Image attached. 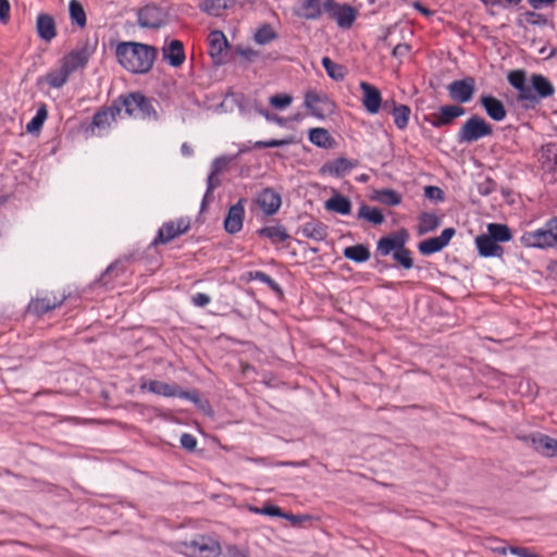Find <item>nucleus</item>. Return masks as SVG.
<instances>
[{
	"label": "nucleus",
	"mask_w": 557,
	"mask_h": 557,
	"mask_svg": "<svg viewBox=\"0 0 557 557\" xmlns=\"http://www.w3.org/2000/svg\"><path fill=\"white\" fill-rule=\"evenodd\" d=\"M293 101V97L286 94L274 95L270 97L269 102L276 109H284L288 107Z\"/></svg>",
	"instance_id": "51"
},
{
	"label": "nucleus",
	"mask_w": 557,
	"mask_h": 557,
	"mask_svg": "<svg viewBox=\"0 0 557 557\" xmlns=\"http://www.w3.org/2000/svg\"><path fill=\"white\" fill-rule=\"evenodd\" d=\"M324 208L327 211L336 212L342 215H348L351 212V202L347 197L341 194H335L333 197L325 201Z\"/></svg>",
	"instance_id": "29"
},
{
	"label": "nucleus",
	"mask_w": 557,
	"mask_h": 557,
	"mask_svg": "<svg viewBox=\"0 0 557 557\" xmlns=\"http://www.w3.org/2000/svg\"><path fill=\"white\" fill-rule=\"evenodd\" d=\"M411 110L406 104H396L393 102L392 115L398 129H405L408 125Z\"/></svg>",
	"instance_id": "37"
},
{
	"label": "nucleus",
	"mask_w": 557,
	"mask_h": 557,
	"mask_svg": "<svg viewBox=\"0 0 557 557\" xmlns=\"http://www.w3.org/2000/svg\"><path fill=\"white\" fill-rule=\"evenodd\" d=\"M407 238L408 234L405 231L382 237L377 242L376 251L383 257L391 253L394 256L406 245Z\"/></svg>",
	"instance_id": "20"
},
{
	"label": "nucleus",
	"mask_w": 557,
	"mask_h": 557,
	"mask_svg": "<svg viewBox=\"0 0 557 557\" xmlns=\"http://www.w3.org/2000/svg\"><path fill=\"white\" fill-rule=\"evenodd\" d=\"M466 114V110L457 104L442 106L437 112L433 113L429 122L435 128L449 125L454 120Z\"/></svg>",
	"instance_id": "16"
},
{
	"label": "nucleus",
	"mask_w": 557,
	"mask_h": 557,
	"mask_svg": "<svg viewBox=\"0 0 557 557\" xmlns=\"http://www.w3.org/2000/svg\"><path fill=\"white\" fill-rule=\"evenodd\" d=\"M277 35L273 30L272 26L270 24H263L260 27L256 29L253 33V40L258 45H268L274 39H276Z\"/></svg>",
	"instance_id": "42"
},
{
	"label": "nucleus",
	"mask_w": 557,
	"mask_h": 557,
	"mask_svg": "<svg viewBox=\"0 0 557 557\" xmlns=\"http://www.w3.org/2000/svg\"><path fill=\"white\" fill-rule=\"evenodd\" d=\"M373 199L386 206H398L401 202V196L388 188L376 190Z\"/></svg>",
	"instance_id": "41"
},
{
	"label": "nucleus",
	"mask_w": 557,
	"mask_h": 557,
	"mask_svg": "<svg viewBox=\"0 0 557 557\" xmlns=\"http://www.w3.org/2000/svg\"><path fill=\"white\" fill-rule=\"evenodd\" d=\"M534 448L546 457H557V440L545 434L532 437Z\"/></svg>",
	"instance_id": "28"
},
{
	"label": "nucleus",
	"mask_w": 557,
	"mask_h": 557,
	"mask_svg": "<svg viewBox=\"0 0 557 557\" xmlns=\"http://www.w3.org/2000/svg\"><path fill=\"white\" fill-rule=\"evenodd\" d=\"M410 46L407 44H399L393 49V55L396 58L405 57L409 53Z\"/></svg>",
	"instance_id": "59"
},
{
	"label": "nucleus",
	"mask_w": 557,
	"mask_h": 557,
	"mask_svg": "<svg viewBox=\"0 0 557 557\" xmlns=\"http://www.w3.org/2000/svg\"><path fill=\"white\" fill-rule=\"evenodd\" d=\"M71 73L61 64L59 69L51 70L46 74V82L51 88H61L69 81Z\"/></svg>",
	"instance_id": "33"
},
{
	"label": "nucleus",
	"mask_w": 557,
	"mask_h": 557,
	"mask_svg": "<svg viewBox=\"0 0 557 557\" xmlns=\"http://www.w3.org/2000/svg\"><path fill=\"white\" fill-rule=\"evenodd\" d=\"M322 65L327 75L334 81H342L345 77L344 66L334 63L330 58L324 57L322 59Z\"/></svg>",
	"instance_id": "46"
},
{
	"label": "nucleus",
	"mask_w": 557,
	"mask_h": 557,
	"mask_svg": "<svg viewBox=\"0 0 557 557\" xmlns=\"http://www.w3.org/2000/svg\"><path fill=\"white\" fill-rule=\"evenodd\" d=\"M69 11L72 23L77 24L79 28H84L86 26L87 18L82 3L77 0H71Z\"/></svg>",
	"instance_id": "40"
},
{
	"label": "nucleus",
	"mask_w": 557,
	"mask_h": 557,
	"mask_svg": "<svg viewBox=\"0 0 557 557\" xmlns=\"http://www.w3.org/2000/svg\"><path fill=\"white\" fill-rule=\"evenodd\" d=\"M245 199H239L235 205L231 206L226 218L224 219V230L228 234H236L242 231L245 218Z\"/></svg>",
	"instance_id": "19"
},
{
	"label": "nucleus",
	"mask_w": 557,
	"mask_h": 557,
	"mask_svg": "<svg viewBox=\"0 0 557 557\" xmlns=\"http://www.w3.org/2000/svg\"><path fill=\"white\" fill-rule=\"evenodd\" d=\"M487 235L497 244L507 243L512 238L510 228L506 224L491 223L487 225Z\"/></svg>",
	"instance_id": "36"
},
{
	"label": "nucleus",
	"mask_w": 557,
	"mask_h": 557,
	"mask_svg": "<svg viewBox=\"0 0 557 557\" xmlns=\"http://www.w3.org/2000/svg\"><path fill=\"white\" fill-rule=\"evenodd\" d=\"M323 10L329 13L337 25L342 28H348L356 20V11L347 4H338L334 0H325Z\"/></svg>",
	"instance_id": "11"
},
{
	"label": "nucleus",
	"mask_w": 557,
	"mask_h": 557,
	"mask_svg": "<svg viewBox=\"0 0 557 557\" xmlns=\"http://www.w3.org/2000/svg\"><path fill=\"white\" fill-rule=\"evenodd\" d=\"M255 511L257 513L265 515V516H270V517H280V518L284 517V512L281 510L280 507H277L275 505H268L262 508H256Z\"/></svg>",
	"instance_id": "54"
},
{
	"label": "nucleus",
	"mask_w": 557,
	"mask_h": 557,
	"mask_svg": "<svg viewBox=\"0 0 557 557\" xmlns=\"http://www.w3.org/2000/svg\"><path fill=\"white\" fill-rule=\"evenodd\" d=\"M424 196L434 201H443L444 200V191L437 186H426L424 188Z\"/></svg>",
	"instance_id": "52"
},
{
	"label": "nucleus",
	"mask_w": 557,
	"mask_h": 557,
	"mask_svg": "<svg viewBox=\"0 0 557 557\" xmlns=\"http://www.w3.org/2000/svg\"><path fill=\"white\" fill-rule=\"evenodd\" d=\"M528 1L533 9L537 10V9L550 5L554 2H556L557 0H528Z\"/></svg>",
	"instance_id": "62"
},
{
	"label": "nucleus",
	"mask_w": 557,
	"mask_h": 557,
	"mask_svg": "<svg viewBox=\"0 0 557 557\" xmlns=\"http://www.w3.org/2000/svg\"><path fill=\"white\" fill-rule=\"evenodd\" d=\"M309 141L319 148H330L334 141L329 131L322 127H314L309 129Z\"/></svg>",
	"instance_id": "31"
},
{
	"label": "nucleus",
	"mask_w": 557,
	"mask_h": 557,
	"mask_svg": "<svg viewBox=\"0 0 557 557\" xmlns=\"http://www.w3.org/2000/svg\"><path fill=\"white\" fill-rule=\"evenodd\" d=\"M481 2H483L484 4L486 5H492V7H513V5H517L519 4L522 0H480Z\"/></svg>",
	"instance_id": "57"
},
{
	"label": "nucleus",
	"mask_w": 557,
	"mask_h": 557,
	"mask_svg": "<svg viewBox=\"0 0 557 557\" xmlns=\"http://www.w3.org/2000/svg\"><path fill=\"white\" fill-rule=\"evenodd\" d=\"M343 255L346 259L357 263L366 262L370 258V251L368 247L360 244L346 247L343 251Z\"/></svg>",
	"instance_id": "35"
},
{
	"label": "nucleus",
	"mask_w": 557,
	"mask_h": 557,
	"mask_svg": "<svg viewBox=\"0 0 557 557\" xmlns=\"http://www.w3.org/2000/svg\"><path fill=\"white\" fill-rule=\"evenodd\" d=\"M121 114L122 110L116 98L112 101L111 106L103 107L95 113L90 131L94 133L95 128H97L98 135H102L103 132H107L115 123L116 116H121Z\"/></svg>",
	"instance_id": "9"
},
{
	"label": "nucleus",
	"mask_w": 557,
	"mask_h": 557,
	"mask_svg": "<svg viewBox=\"0 0 557 557\" xmlns=\"http://www.w3.org/2000/svg\"><path fill=\"white\" fill-rule=\"evenodd\" d=\"M546 225H547L549 232H552L553 239L557 245V216L549 219L546 222Z\"/></svg>",
	"instance_id": "61"
},
{
	"label": "nucleus",
	"mask_w": 557,
	"mask_h": 557,
	"mask_svg": "<svg viewBox=\"0 0 557 557\" xmlns=\"http://www.w3.org/2000/svg\"><path fill=\"white\" fill-rule=\"evenodd\" d=\"M232 161L228 157L216 158L213 162V171H211V189L213 188V175L223 171Z\"/></svg>",
	"instance_id": "53"
},
{
	"label": "nucleus",
	"mask_w": 557,
	"mask_h": 557,
	"mask_svg": "<svg viewBox=\"0 0 557 557\" xmlns=\"http://www.w3.org/2000/svg\"><path fill=\"white\" fill-rule=\"evenodd\" d=\"M480 103L485 110L487 116L493 121L500 122L507 115V111L504 103L499 99L491 95L482 96L480 99Z\"/></svg>",
	"instance_id": "22"
},
{
	"label": "nucleus",
	"mask_w": 557,
	"mask_h": 557,
	"mask_svg": "<svg viewBox=\"0 0 557 557\" xmlns=\"http://www.w3.org/2000/svg\"><path fill=\"white\" fill-rule=\"evenodd\" d=\"M189 228L190 219L188 216H182L176 220L164 222L158 230L153 240L150 243V247L166 245L178 236L185 234Z\"/></svg>",
	"instance_id": "7"
},
{
	"label": "nucleus",
	"mask_w": 557,
	"mask_h": 557,
	"mask_svg": "<svg viewBox=\"0 0 557 557\" xmlns=\"http://www.w3.org/2000/svg\"><path fill=\"white\" fill-rule=\"evenodd\" d=\"M91 55L87 45L73 49L61 59V64L72 74L77 70L84 69Z\"/></svg>",
	"instance_id": "18"
},
{
	"label": "nucleus",
	"mask_w": 557,
	"mask_h": 557,
	"mask_svg": "<svg viewBox=\"0 0 557 557\" xmlns=\"http://www.w3.org/2000/svg\"><path fill=\"white\" fill-rule=\"evenodd\" d=\"M223 554L219 543H211V557ZM226 557H249V550L246 547L228 545L225 547Z\"/></svg>",
	"instance_id": "38"
},
{
	"label": "nucleus",
	"mask_w": 557,
	"mask_h": 557,
	"mask_svg": "<svg viewBox=\"0 0 557 557\" xmlns=\"http://www.w3.org/2000/svg\"><path fill=\"white\" fill-rule=\"evenodd\" d=\"M191 301L195 306L203 307L209 302V296L203 293H198L191 297Z\"/></svg>",
	"instance_id": "60"
},
{
	"label": "nucleus",
	"mask_w": 557,
	"mask_h": 557,
	"mask_svg": "<svg viewBox=\"0 0 557 557\" xmlns=\"http://www.w3.org/2000/svg\"><path fill=\"white\" fill-rule=\"evenodd\" d=\"M48 116L47 108L42 104L36 112L35 116L26 124V131L30 134L37 133L42 127Z\"/></svg>",
	"instance_id": "45"
},
{
	"label": "nucleus",
	"mask_w": 557,
	"mask_h": 557,
	"mask_svg": "<svg viewBox=\"0 0 557 557\" xmlns=\"http://www.w3.org/2000/svg\"><path fill=\"white\" fill-rule=\"evenodd\" d=\"M36 30L38 37L50 42L57 36L54 18L47 13H39L36 18Z\"/></svg>",
	"instance_id": "23"
},
{
	"label": "nucleus",
	"mask_w": 557,
	"mask_h": 557,
	"mask_svg": "<svg viewBox=\"0 0 557 557\" xmlns=\"http://www.w3.org/2000/svg\"><path fill=\"white\" fill-rule=\"evenodd\" d=\"M239 96L234 92H228L225 95L224 99L220 103V109L223 112H232L235 108L239 107Z\"/></svg>",
	"instance_id": "50"
},
{
	"label": "nucleus",
	"mask_w": 557,
	"mask_h": 557,
	"mask_svg": "<svg viewBox=\"0 0 557 557\" xmlns=\"http://www.w3.org/2000/svg\"><path fill=\"white\" fill-rule=\"evenodd\" d=\"M359 86L362 91L361 101L364 110L369 114L379 113L382 104L381 91L375 86L369 84L368 82H361Z\"/></svg>",
	"instance_id": "21"
},
{
	"label": "nucleus",
	"mask_w": 557,
	"mask_h": 557,
	"mask_svg": "<svg viewBox=\"0 0 557 557\" xmlns=\"http://www.w3.org/2000/svg\"><path fill=\"white\" fill-rule=\"evenodd\" d=\"M255 202L264 215L272 216L280 210L282 197L274 189L267 187L256 195Z\"/></svg>",
	"instance_id": "15"
},
{
	"label": "nucleus",
	"mask_w": 557,
	"mask_h": 557,
	"mask_svg": "<svg viewBox=\"0 0 557 557\" xmlns=\"http://www.w3.org/2000/svg\"><path fill=\"white\" fill-rule=\"evenodd\" d=\"M493 134V126L480 115L470 116L459 128L457 141L472 144Z\"/></svg>",
	"instance_id": "5"
},
{
	"label": "nucleus",
	"mask_w": 557,
	"mask_h": 557,
	"mask_svg": "<svg viewBox=\"0 0 557 557\" xmlns=\"http://www.w3.org/2000/svg\"><path fill=\"white\" fill-rule=\"evenodd\" d=\"M162 57L171 66H181L185 61L182 41L174 39L168 46H164L162 48Z\"/></svg>",
	"instance_id": "25"
},
{
	"label": "nucleus",
	"mask_w": 557,
	"mask_h": 557,
	"mask_svg": "<svg viewBox=\"0 0 557 557\" xmlns=\"http://www.w3.org/2000/svg\"><path fill=\"white\" fill-rule=\"evenodd\" d=\"M232 60L231 46L221 30H211V62L221 65Z\"/></svg>",
	"instance_id": "12"
},
{
	"label": "nucleus",
	"mask_w": 557,
	"mask_h": 557,
	"mask_svg": "<svg viewBox=\"0 0 557 557\" xmlns=\"http://www.w3.org/2000/svg\"><path fill=\"white\" fill-rule=\"evenodd\" d=\"M358 165V161H351L347 158H337L333 161L326 162L321 168V173L330 174L333 176H342Z\"/></svg>",
	"instance_id": "26"
},
{
	"label": "nucleus",
	"mask_w": 557,
	"mask_h": 557,
	"mask_svg": "<svg viewBox=\"0 0 557 557\" xmlns=\"http://www.w3.org/2000/svg\"><path fill=\"white\" fill-rule=\"evenodd\" d=\"M180 443L183 448L191 451L196 448L197 440L189 433H183L180 438Z\"/></svg>",
	"instance_id": "55"
},
{
	"label": "nucleus",
	"mask_w": 557,
	"mask_h": 557,
	"mask_svg": "<svg viewBox=\"0 0 557 557\" xmlns=\"http://www.w3.org/2000/svg\"><path fill=\"white\" fill-rule=\"evenodd\" d=\"M301 234L310 239L322 242L327 236L326 226L319 221H310L301 226Z\"/></svg>",
	"instance_id": "30"
},
{
	"label": "nucleus",
	"mask_w": 557,
	"mask_h": 557,
	"mask_svg": "<svg viewBox=\"0 0 557 557\" xmlns=\"http://www.w3.org/2000/svg\"><path fill=\"white\" fill-rule=\"evenodd\" d=\"M141 392L148 391L156 395L164 397H178L184 399L196 400L197 396L195 393L183 391L180 385L175 383H165L161 381L150 380L143 381L139 385Z\"/></svg>",
	"instance_id": "8"
},
{
	"label": "nucleus",
	"mask_w": 557,
	"mask_h": 557,
	"mask_svg": "<svg viewBox=\"0 0 557 557\" xmlns=\"http://www.w3.org/2000/svg\"><path fill=\"white\" fill-rule=\"evenodd\" d=\"M247 276L249 280H258V281L267 284L272 290H274L276 293H281L280 285L264 272L252 271V272H248Z\"/></svg>",
	"instance_id": "47"
},
{
	"label": "nucleus",
	"mask_w": 557,
	"mask_h": 557,
	"mask_svg": "<svg viewBox=\"0 0 557 557\" xmlns=\"http://www.w3.org/2000/svg\"><path fill=\"white\" fill-rule=\"evenodd\" d=\"M455 233L456 231L453 227L445 228L441 235L420 242L418 249L424 256L438 252L449 244Z\"/></svg>",
	"instance_id": "17"
},
{
	"label": "nucleus",
	"mask_w": 557,
	"mask_h": 557,
	"mask_svg": "<svg viewBox=\"0 0 557 557\" xmlns=\"http://www.w3.org/2000/svg\"><path fill=\"white\" fill-rule=\"evenodd\" d=\"M358 218L363 219L374 225H380L384 222V215L379 208L366 205L359 208Z\"/></svg>",
	"instance_id": "39"
},
{
	"label": "nucleus",
	"mask_w": 557,
	"mask_h": 557,
	"mask_svg": "<svg viewBox=\"0 0 557 557\" xmlns=\"http://www.w3.org/2000/svg\"><path fill=\"white\" fill-rule=\"evenodd\" d=\"M507 81L517 90L518 100L527 109L535 108L542 100L555 94V86L542 74L534 73L527 79L524 70H513L508 72Z\"/></svg>",
	"instance_id": "1"
},
{
	"label": "nucleus",
	"mask_w": 557,
	"mask_h": 557,
	"mask_svg": "<svg viewBox=\"0 0 557 557\" xmlns=\"http://www.w3.org/2000/svg\"><path fill=\"white\" fill-rule=\"evenodd\" d=\"M441 225V219L435 213L424 212L419 216L417 232L419 235L428 234Z\"/></svg>",
	"instance_id": "32"
},
{
	"label": "nucleus",
	"mask_w": 557,
	"mask_h": 557,
	"mask_svg": "<svg viewBox=\"0 0 557 557\" xmlns=\"http://www.w3.org/2000/svg\"><path fill=\"white\" fill-rule=\"evenodd\" d=\"M520 243L527 248L546 249L556 246L552 232H549L546 224L535 231L523 233L520 237Z\"/></svg>",
	"instance_id": "13"
},
{
	"label": "nucleus",
	"mask_w": 557,
	"mask_h": 557,
	"mask_svg": "<svg viewBox=\"0 0 557 557\" xmlns=\"http://www.w3.org/2000/svg\"><path fill=\"white\" fill-rule=\"evenodd\" d=\"M475 246L479 255L484 258L500 257L504 252L503 247L487 234L476 236Z\"/></svg>",
	"instance_id": "24"
},
{
	"label": "nucleus",
	"mask_w": 557,
	"mask_h": 557,
	"mask_svg": "<svg viewBox=\"0 0 557 557\" xmlns=\"http://www.w3.org/2000/svg\"><path fill=\"white\" fill-rule=\"evenodd\" d=\"M115 54L119 63L128 72L136 74L148 73L157 58V49L150 45L124 41L116 47Z\"/></svg>",
	"instance_id": "2"
},
{
	"label": "nucleus",
	"mask_w": 557,
	"mask_h": 557,
	"mask_svg": "<svg viewBox=\"0 0 557 557\" xmlns=\"http://www.w3.org/2000/svg\"><path fill=\"white\" fill-rule=\"evenodd\" d=\"M119 106L126 116L140 120H157L152 100L141 92H129L117 97Z\"/></svg>",
	"instance_id": "3"
},
{
	"label": "nucleus",
	"mask_w": 557,
	"mask_h": 557,
	"mask_svg": "<svg viewBox=\"0 0 557 557\" xmlns=\"http://www.w3.org/2000/svg\"><path fill=\"white\" fill-rule=\"evenodd\" d=\"M259 236L269 238L272 243H283L288 239L289 235L282 225L265 226L257 231Z\"/></svg>",
	"instance_id": "34"
},
{
	"label": "nucleus",
	"mask_w": 557,
	"mask_h": 557,
	"mask_svg": "<svg viewBox=\"0 0 557 557\" xmlns=\"http://www.w3.org/2000/svg\"><path fill=\"white\" fill-rule=\"evenodd\" d=\"M124 273V267L120 262H113L111 263L104 272L101 274L99 282L104 287H110L112 283V277H119Z\"/></svg>",
	"instance_id": "43"
},
{
	"label": "nucleus",
	"mask_w": 557,
	"mask_h": 557,
	"mask_svg": "<svg viewBox=\"0 0 557 557\" xmlns=\"http://www.w3.org/2000/svg\"><path fill=\"white\" fill-rule=\"evenodd\" d=\"M449 97L458 103L469 102L475 91V82L473 77H466L451 82L447 86Z\"/></svg>",
	"instance_id": "14"
},
{
	"label": "nucleus",
	"mask_w": 557,
	"mask_h": 557,
	"mask_svg": "<svg viewBox=\"0 0 557 557\" xmlns=\"http://www.w3.org/2000/svg\"><path fill=\"white\" fill-rule=\"evenodd\" d=\"M10 2L9 0H0V21L7 23L10 18Z\"/></svg>",
	"instance_id": "58"
},
{
	"label": "nucleus",
	"mask_w": 557,
	"mask_h": 557,
	"mask_svg": "<svg viewBox=\"0 0 557 557\" xmlns=\"http://www.w3.org/2000/svg\"><path fill=\"white\" fill-rule=\"evenodd\" d=\"M539 162L544 171L553 172L557 165V146L547 144L541 147Z\"/></svg>",
	"instance_id": "27"
},
{
	"label": "nucleus",
	"mask_w": 557,
	"mask_h": 557,
	"mask_svg": "<svg viewBox=\"0 0 557 557\" xmlns=\"http://www.w3.org/2000/svg\"><path fill=\"white\" fill-rule=\"evenodd\" d=\"M66 298L67 296L64 293L60 296L46 295L44 297L32 298L27 306V312L40 318L44 314L61 307Z\"/></svg>",
	"instance_id": "10"
},
{
	"label": "nucleus",
	"mask_w": 557,
	"mask_h": 557,
	"mask_svg": "<svg viewBox=\"0 0 557 557\" xmlns=\"http://www.w3.org/2000/svg\"><path fill=\"white\" fill-rule=\"evenodd\" d=\"M394 260L397 261L404 269L409 270L413 267V260L411 252L404 246L394 256Z\"/></svg>",
	"instance_id": "48"
},
{
	"label": "nucleus",
	"mask_w": 557,
	"mask_h": 557,
	"mask_svg": "<svg viewBox=\"0 0 557 557\" xmlns=\"http://www.w3.org/2000/svg\"><path fill=\"white\" fill-rule=\"evenodd\" d=\"M478 193L482 196H487L495 189V183L491 178H485L476 186Z\"/></svg>",
	"instance_id": "56"
},
{
	"label": "nucleus",
	"mask_w": 557,
	"mask_h": 557,
	"mask_svg": "<svg viewBox=\"0 0 557 557\" xmlns=\"http://www.w3.org/2000/svg\"><path fill=\"white\" fill-rule=\"evenodd\" d=\"M304 104L309 113L318 120H324L336 111L335 102L323 91L308 90Z\"/></svg>",
	"instance_id": "6"
},
{
	"label": "nucleus",
	"mask_w": 557,
	"mask_h": 557,
	"mask_svg": "<svg viewBox=\"0 0 557 557\" xmlns=\"http://www.w3.org/2000/svg\"><path fill=\"white\" fill-rule=\"evenodd\" d=\"M189 548H190L189 555L194 556L197 554V552L203 553V552L208 550V545L207 544L198 545L197 542H193L190 544Z\"/></svg>",
	"instance_id": "63"
},
{
	"label": "nucleus",
	"mask_w": 557,
	"mask_h": 557,
	"mask_svg": "<svg viewBox=\"0 0 557 557\" xmlns=\"http://www.w3.org/2000/svg\"><path fill=\"white\" fill-rule=\"evenodd\" d=\"M237 51L240 55H243L244 58H246L248 60H251L252 58L257 57V52L251 48H247V49L238 48Z\"/></svg>",
	"instance_id": "64"
},
{
	"label": "nucleus",
	"mask_w": 557,
	"mask_h": 557,
	"mask_svg": "<svg viewBox=\"0 0 557 557\" xmlns=\"http://www.w3.org/2000/svg\"><path fill=\"white\" fill-rule=\"evenodd\" d=\"M137 17L143 28H160L171 20V5L168 1L148 3L138 10Z\"/></svg>",
	"instance_id": "4"
},
{
	"label": "nucleus",
	"mask_w": 557,
	"mask_h": 557,
	"mask_svg": "<svg viewBox=\"0 0 557 557\" xmlns=\"http://www.w3.org/2000/svg\"><path fill=\"white\" fill-rule=\"evenodd\" d=\"M301 9L306 18L315 20L322 14L323 4L321 0H304Z\"/></svg>",
	"instance_id": "44"
},
{
	"label": "nucleus",
	"mask_w": 557,
	"mask_h": 557,
	"mask_svg": "<svg viewBox=\"0 0 557 557\" xmlns=\"http://www.w3.org/2000/svg\"><path fill=\"white\" fill-rule=\"evenodd\" d=\"M294 144L293 137H286L283 139H271V140H258L255 143L256 148H275L283 147Z\"/></svg>",
	"instance_id": "49"
}]
</instances>
